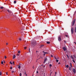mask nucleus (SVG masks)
<instances>
[{
	"label": "nucleus",
	"instance_id": "52",
	"mask_svg": "<svg viewBox=\"0 0 76 76\" xmlns=\"http://www.w3.org/2000/svg\"><path fill=\"white\" fill-rule=\"evenodd\" d=\"M4 63H5V62H4Z\"/></svg>",
	"mask_w": 76,
	"mask_h": 76
},
{
	"label": "nucleus",
	"instance_id": "10",
	"mask_svg": "<svg viewBox=\"0 0 76 76\" xmlns=\"http://www.w3.org/2000/svg\"><path fill=\"white\" fill-rule=\"evenodd\" d=\"M50 68H51V67H52V65L51 64H50Z\"/></svg>",
	"mask_w": 76,
	"mask_h": 76
},
{
	"label": "nucleus",
	"instance_id": "46",
	"mask_svg": "<svg viewBox=\"0 0 76 76\" xmlns=\"http://www.w3.org/2000/svg\"><path fill=\"white\" fill-rule=\"evenodd\" d=\"M13 72H14V71H12V73H13Z\"/></svg>",
	"mask_w": 76,
	"mask_h": 76
},
{
	"label": "nucleus",
	"instance_id": "31",
	"mask_svg": "<svg viewBox=\"0 0 76 76\" xmlns=\"http://www.w3.org/2000/svg\"><path fill=\"white\" fill-rule=\"evenodd\" d=\"M19 40L20 41H21V38H19Z\"/></svg>",
	"mask_w": 76,
	"mask_h": 76
},
{
	"label": "nucleus",
	"instance_id": "25",
	"mask_svg": "<svg viewBox=\"0 0 76 76\" xmlns=\"http://www.w3.org/2000/svg\"><path fill=\"white\" fill-rule=\"evenodd\" d=\"M1 64H3V61H2L1 62Z\"/></svg>",
	"mask_w": 76,
	"mask_h": 76
},
{
	"label": "nucleus",
	"instance_id": "14",
	"mask_svg": "<svg viewBox=\"0 0 76 76\" xmlns=\"http://www.w3.org/2000/svg\"><path fill=\"white\" fill-rule=\"evenodd\" d=\"M20 50H19L18 51V54H20Z\"/></svg>",
	"mask_w": 76,
	"mask_h": 76
},
{
	"label": "nucleus",
	"instance_id": "7",
	"mask_svg": "<svg viewBox=\"0 0 76 76\" xmlns=\"http://www.w3.org/2000/svg\"><path fill=\"white\" fill-rule=\"evenodd\" d=\"M58 40L59 41H61V38H60V37H58Z\"/></svg>",
	"mask_w": 76,
	"mask_h": 76
},
{
	"label": "nucleus",
	"instance_id": "51",
	"mask_svg": "<svg viewBox=\"0 0 76 76\" xmlns=\"http://www.w3.org/2000/svg\"><path fill=\"white\" fill-rule=\"evenodd\" d=\"M43 45H42V46H43Z\"/></svg>",
	"mask_w": 76,
	"mask_h": 76
},
{
	"label": "nucleus",
	"instance_id": "37",
	"mask_svg": "<svg viewBox=\"0 0 76 76\" xmlns=\"http://www.w3.org/2000/svg\"><path fill=\"white\" fill-rule=\"evenodd\" d=\"M8 45V43H6V45Z\"/></svg>",
	"mask_w": 76,
	"mask_h": 76
},
{
	"label": "nucleus",
	"instance_id": "3",
	"mask_svg": "<svg viewBox=\"0 0 76 76\" xmlns=\"http://www.w3.org/2000/svg\"><path fill=\"white\" fill-rule=\"evenodd\" d=\"M74 31V29H73V28H72L71 29V33L72 34H73V32Z\"/></svg>",
	"mask_w": 76,
	"mask_h": 76
},
{
	"label": "nucleus",
	"instance_id": "45",
	"mask_svg": "<svg viewBox=\"0 0 76 76\" xmlns=\"http://www.w3.org/2000/svg\"><path fill=\"white\" fill-rule=\"evenodd\" d=\"M58 64H60V63L59 62V63H58Z\"/></svg>",
	"mask_w": 76,
	"mask_h": 76
},
{
	"label": "nucleus",
	"instance_id": "22",
	"mask_svg": "<svg viewBox=\"0 0 76 76\" xmlns=\"http://www.w3.org/2000/svg\"><path fill=\"white\" fill-rule=\"evenodd\" d=\"M71 58L72 59V60H73L74 59H73V56H71Z\"/></svg>",
	"mask_w": 76,
	"mask_h": 76
},
{
	"label": "nucleus",
	"instance_id": "44",
	"mask_svg": "<svg viewBox=\"0 0 76 76\" xmlns=\"http://www.w3.org/2000/svg\"><path fill=\"white\" fill-rule=\"evenodd\" d=\"M75 44H76V43L75 42H74Z\"/></svg>",
	"mask_w": 76,
	"mask_h": 76
},
{
	"label": "nucleus",
	"instance_id": "15",
	"mask_svg": "<svg viewBox=\"0 0 76 76\" xmlns=\"http://www.w3.org/2000/svg\"><path fill=\"white\" fill-rule=\"evenodd\" d=\"M66 66L67 68H68V67H69V65H66Z\"/></svg>",
	"mask_w": 76,
	"mask_h": 76
},
{
	"label": "nucleus",
	"instance_id": "2",
	"mask_svg": "<svg viewBox=\"0 0 76 76\" xmlns=\"http://www.w3.org/2000/svg\"><path fill=\"white\" fill-rule=\"evenodd\" d=\"M76 21V19H75L74 20L72 24V26H73V25L75 24V22Z\"/></svg>",
	"mask_w": 76,
	"mask_h": 76
},
{
	"label": "nucleus",
	"instance_id": "41",
	"mask_svg": "<svg viewBox=\"0 0 76 76\" xmlns=\"http://www.w3.org/2000/svg\"><path fill=\"white\" fill-rule=\"evenodd\" d=\"M29 53H30L31 52L30 51V48H29Z\"/></svg>",
	"mask_w": 76,
	"mask_h": 76
},
{
	"label": "nucleus",
	"instance_id": "26",
	"mask_svg": "<svg viewBox=\"0 0 76 76\" xmlns=\"http://www.w3.org/2000/svg\"><path fill=\"white\" fill-rule=\"evenodd\" d=\"M0 8H1V9H3V7H0Z\"/></svg>",
	"mask_w": 76,
	"mask_h": 76
},
{
	"label": "nucleus",
	"instance_id": "49",
	"mask_svg": "<svg viewBox=\"0 0 76 76\" xmlns=\"http://www.w3.org/2000/svg\"><path fill=\"white\" fill-rule=\"evenodd\" d=\"M14 64V65H15V64Z\"/></svg>",
	"mask_w": 76,
	"mask_h": 76
},
{
	"label": "nucleus",
	"instance_id": "17",
	"mask_svg": "<svg viewBox=\"0 0 76 76\" xmlns=\"http://www.w3.org/2000/svg\"><path fill=\"white\" fill-rule=\"evenodd\" d=\"M1 74H2V72H0V76L1 75Z\"/></svg>",
	"mask_w": 76,
	"mask_h": 76
},
{
	"label": "nucleus",
	"instance_id": "27",
	"mask_svg": "<svg viewBox=\"0 0 76 76\" xmlns=\"http://www.w3.org/2000/svg\"><path fill=\"white\" fill-rule=\"evenodd\" d=\"M70 66H71V67L72 66V63H70Z\"/></svg>",
	"mask_w": 76,
	"mask_h": 76
},
{
	"label": "nucleus",
	"instance_id": "19",
	"mask_svg": "<svg viewBox=\"0 0 76 76\" xmlns=\"http://www.w3.org/2000/svg\"><path fill=\"white\" fill-rule=\"evenodd\" d=\"M10 64H13V63H12V62L10 61Z\"/></svg>",
	"mask_w": 76,
	"mask_h": 76
},
{
	"label": "nucleus",
	"instance_id": "36",
	"mask_svg": "<svg viewBox=\"0 0 76 76\" xmlns=\"http://www.w3.org/2000/svg\"><path fill=\"white\" fill-rule=\"evenodd\" d=\"M17 55L18 56H19V54H17Z\"/></svg>",
	"mask_w": 76,
	"mask_h": 76
},
{
	"label": "nucleus",
	"instance_id": "34",
	"mask_svg": "<svg viewBox=\"0 0 76 76\" xmlns=\"http://www.w3.org/2000/svg\"><path fill=\"white\" fill-rule=\"evenodd\" d=\"M54 58H55V59H57V58H56V57H55V56H54Z\"/></svg>",
	"mask_w": 76,
	"mask_h": 76
},
{
	"label": "nucleus",
	"instance_id": "48",
	"mask_svg": "<svg viewBox=\"0 0 76 76\" xmlns=\"http://www.w3.org/2000/svg\"><path fill=\"white\" fill-rule=\"evenodd\" d=\"M13 64H14V62H13Z\"/></svg>",
	"mask_w": 76,
	"mask_h": 76
},
{
	"label": "nucleus",
	"instance_id": "39",
	"mask_svg": "<svg viewBox=\"0 0 76 76\" xmlns=\"http://www.w3.org/2000/svg\"><path fill=\"white\" fill-rule=\"evenodd\" d=\"M51 57H53V56L52 55H51Z\"/></svg>",
	"mask_w": 76,
	"mask_h": 76
},
{
	"label": "nucleus",
	"instance_id": "4",
	"mask_svg": "<svg viewBox=\"0 0 76 76\" xmlns=\"http://www.w3.org/2000/svg\"><path fill=\"white\" fill-rule=\"evenodd\" d=\"M46 61H47V58H45V60H44V61L43 62V63H45V62H46Z\"/></svg>",
	"mask_w": 76,
	"mask_h": 76
},
{
	"label": "nucleus",
	"instance_id": "8",
	"mask_svg": "<svg viewBox=\"0 0 76 76\" xmlns=\"http://www.w3.org/2000/svg\"><path fill=\"white\" fill-rule=\"evenodd\" d=\"M43 52L44 53H45L44 54V56H45V54H48V53L47 52H45L44 51H43Z\"/></svg>",
	"mask_w": 76,
	"mask_h": 76
},
{
	"label": "nucleus",
	"instance_id": "12",
	"mask_svg": "<svg viewBox=\"0 0 76 76\" xmlns=\"http://www.w3.org/2000/svg\"><path fill=\"white\" fill-rule=\"evenodd\" d=\"M18 69H20V66H19L18 67Z\"/></svg>",
	"mask_w": 76,
	"mask_h": 76
},
{
	"label": "nucleus",
	"instance_id": "35",
	"mask_svg": "<svg viewBox=\"0 0 76 76\" xmlns=\"http://www.w3.org/2000/svg\"><path fill=\"white\" fill-rule=\"evenodd\" d=\"M24 49H26V47H25Z\"/></svg>",
	"mask_w": 76,
	"mask_h": 76
},
{
	"label": "nucleus",
	"instance_id": "42",
	"mask_svg": "<svg viewBox=\"0 0 76 76\" xmlns=\"http://www.w3.org/2000/svg\"><path fill=\"white\" fill-rule=\"evenodd\" d=\"M65 36L66 37H67V35H66Z\"/></svg>",
	"mask_w": 76,
	"mask_h": 76
},
{
	"label": "nucleus",
	"instance_id": "5",
	"mask_svg": "<svg viewBox=\"0 0 76 76\" xmlns=\"http://www.w3.org/2000/svg\"><path fill=\"white\" fill-rule=\"evenodd\" d=\"M73 72H74V73H76V70H75V69H73Z\"/></svg>",
	"mask_w": 76,
	"mask_h": 76
},
{
	"label": "nucleus",
	"instance_id": "32",
	"mask_svg": "<svg viewBox=\"0 0 76 76\" xmlns=\"http://www.w3.org/2000/svg\"><path fill=\"white\" fill-rule=\"evenodd\" d=\"M38 53V50H36V53Z\"/></svg>",
	"mask_w": 76,
	"mask_h": 76
},
{
	"label": "nucleus",
	"instance_id": "6",
	"mask_svg": "<svg viewBox=\"0 0 76 76\" xmlns=\"http://www.w3.org/2000/svg\"><path fill=\"white\" fill-rule=\"evenodd\" d=\"M63 48L64 51H66V48L65 47Z\"/></svg>",
	"mask_w": 76,
	"mask_h": 76
},
{
	"label": "nucleus",
	"instance_id": "38",
	"mask_svg": "<svg viewBox=\"0 0 76 76\" xmlns=\"http://www.w3.org/2000/svg\"><path fill=\"white\" fill-rule=\"evenodd\" d=\"M6 74L7 75H8V74H7V72H6Z\"/></svg>",
	"mask_w": 76,
	"mask_h": 76
},
{
	"label": "nucleus",
	"instance_id": "21",
	"mask_svg": "<svg viewBox=\"0 0 76 76\" xmlns=\"http://www.w3.org/2000/svg\"><path fill=\"white\" fill-rule=\"evenodd\" d=\"M14 3L15 4V3H16V1H14Z\"/></svg>",
	"mask_w": 76,
	"mask_h": 76
},
{
	"label": "nucleus",
	"instance_id": "13",
	"mask_svg": "<svg viewBox=\"0 0 76 76\" xmlns=\"http://www.w3.org/2000/svg\"><path fill=\"white\" fill-rule=\"evenodd\" d=\"M75 32H76V27L75 28Z\"/></svg>",
	"mask_w": 76,
	"mask_h": 76
},
{
	"label": "nucleus",
	"instance_id": "30",
	"mask_svg": "<svg viewBox=\"0 0 76 76\" xmlns=\"http://www.w3.org/2000/svg\"><path fill=\"white\" fill-rule=\"evenodd\" d=\"M12 67L11 66V67H10V69L12 70Z\"/></svg>",
	"mask_w": 76,
	"mask_h": 76
},
{
	"label": "nucleus",
	"instance_id": "23",
	"mask_svg": "<svg viewBox=\"0 0 76 76\" xmlns=\"http://www.w3.org/2000/svg\"><path fill=\"white\" fill-rule=\"evenodd\" d=\"M19 75H20V76H21L22 74L21 73H20Z\"/></svg>",
	"mask_w": 76,
	"mask_h": 76
},
{
	"label": "nucleus",
	"instance_id": "20",
	"mask_svg": "<svg viewBox=\"0 0 76 76\" xmlns=\"http://www.w3.org/2000/svg\"><path fill=\"white\" fill-rule=\"evenodd\" d=\"M72 61H73V62H74V63H75V60H74V59H72Z\"/></svg>",
	"mask_w": 76,
	"mask_h": 76
},
{
	"label": "nucleus",
	"instance_id": "18",
	"mask_svg": "<svg viewBox=\"0 0 76 76\" xmlns=\"http://www.w3.org/2000/svg\"><path fill=\"white\" fill-rule=\"evenodd\" d=\"M56 61L57 63H58V60L56 59Z\"/></svg>",
	"mask_w": 76,
	"mask_h": 76
},
{
	"label": "nucleus",
	"instance_id": "16",
	"mask_svg": "<svg viewBox=\"0 0 76 76\" xmlns=\"http://www.w3.org/2000/svg\"><path fill=\"white\" fill-rule=\"evenodd\" d=\"M69 70H71V67H70V66H69Z\"/></svg>",
	"mask_w": 76,
	"mask_h": 76
},
{
	"label": "nucleus",
	"instance_id": "9",
	"mask_svg": "<svg viewBox=\"0 0 76 76\" xmlns=\"http://www.w3.org/2000/svg\"><path fill=\"white\" fill-rule=\"evenodd\" d=\"M7 11L8 12H9V13H12V12L11 11L8 10Z\"/></svg>",
	"mask_w": 76,
	"mask_h": 76
},
{
	"label": "nucleus",
	"instance_id": "50",
	"mask_svg": "<svg viewBox=\"0 0 76 76\" xmlns=\"http://www.w3.org/2000/svg\"><path fill=\"white\" fill-rule=\"evenodd\" d=\"M56 74V72H55Z\"/></svg>",
	"mask_w": 76,
	"mask_h": 76
},
{
	"label": "nucleus",
	"instance_id": "33",
	"mask_svg": "<svg viewBox=\"0 0 76 76\" xmlns=\"http://www.w3.org/2000/svg\"><path fill=\"white\" fill-rule=\"evenodd\" d=\"M66 56H67L68 58H69V56L67 55H66Z\"/></svg>",
	"mask_w": 76,
	"mask_h": 76
},
{
	"label": "nucleus",
	"instance_id": "47",
	"mask_svg": "<svg viewBox=\"0 0 76 76\" xmlns=\"http://www.w3.org/2000/svg\"><path fill=\"white\" fill-rule=\"evenodd\" d=\"M33 69H34V66H33Z\"/></svg>",
	"mask_w": 76,
	"mask_h": 76
},
{
	"label": "nucleus",
	"instance_id": "11",
	"mask_svg": "<svg viewBox=\"0 0 76 76\" xmlns=\"http://www.w3.org/2000/svg\"><path fill=\"white\" fill-rule=\"evenodd\" d=\"M15 57H16V56L14 55L13 56V59L15 58Z\"/></svg>",
	"mask_w": 76,
	"mask_h": 76
},
{
	"label": "nucleus",
	"instance_id": "43",
	"mask_svg": "<svg viewBox=\"0 0 76 76\" xmlns=\"http://www.w3.org/2000/svg\"><path fill=\"white\" fill-rule=\"evenodd\" d=\"M74 57H75V58H76V57H75V56H74Z\"/></svg>",
	"mask_w": 76,
	"mask_h": 76
},
{
	"label": "nucleus",
	"instance_id": "1",
	"mask_svg": "<svg viewBox=\"0 0 76 76\" xmlns=\"http://www.w3.org/2000/svg\"><path fill=\"white\" fill-rule=\"evenodd\" d=\"M32 44L33 45H35L36 44H37V43H36V41H35V40H33L32 42Z\"/></svg>",
	"mask_w": 76,
	"mask_h": 76
},
{
	"label": "nucleus",
	"instance_id": "29",
	"mask_svg": "<svg viewBox=\"0 0 76 76\" xmlns=\"http://www.w3.org/2000/svg\"><path fill=\"white\" fill-rule=\"evenodd\" d=\"M2 51H4V49H2Z\"/></svg>",
	"mask_w": 76,
	"mask_h": 76
},
{
	"label": "nucleus",
	"instance_id": "24",
	"mask_svg": "<svg viewBox=\"0 0 76 76\" xmlns=\"http://www.w3.org/2000/svg\"><path fill=\"white\" fill-rule=\"evenodd\" d=\"M47 44H50V42H47Z\"/></svg>",
	"mask_w": 76,
	"mask_h": 76
},
{
	"label": "nucleus",
	"instance_id": "40",
	"mask_svg": "<svg viewBox=\"0 0 76 76\" xmlns=\"http://www.w3.org/2000/svg\"><path fill=\"white\" fill-rule=\"evenodd\" d=\"M37 73H38V71H37Z\"/></svg>",
	"mask_w": 76,
	"mask_h": 76
},
{
	"label": "nucleus",
	"instance_id": "28",
	"mask_svg": "<svg viewBox=\"0 0 76 76\" xmlns=\"http://www.w3.org/2000/svg\"><path fill=\"white\" fill-rule=\"evenodd\" d=\"M4 58H7V57H6V56H5Z\"/></svg>",
	"mask_w": 76,
	"mask_h": 76
}]
</instances>
